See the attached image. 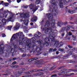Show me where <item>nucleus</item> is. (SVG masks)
I'll list each match as a JSON object with an SVG mask.
<instances>
[{
  "label": "nucleus",
  "instance_id": "26",
  "mask_svg": "<svg viewBox=\"0 0 77 77\" xmlns=\"http://www.w3.org/2000/svg\"><path fill=\"white\" fill-rule=\"evenodd\" d=\"M41 0H36L35 3L37 5H38V4H39L41 3Z\"/></svg>",
  "mask_w": 77,
  "mask_h": 77
},
{
  "label": "nucleus",
  "instance_id": "33",
  "mask_svg": "<svg viewBox=\"0 0 77 77\" xmlns=\"http://www.w3.org/2000/svg\"><path fill=\"white\" fill-rule=\"evenodd\" d=\"M72 57H74L75 59L77 60V55H75L72 56Z\"/></svg>",
  "mask_w": 77,
  "mask_h": 77
},
{
  "label": "nucleus",
  "instance_id": "54",
  "mask_svg": "<svg viewBox=\"0 0 77 77\" xmlns=\"http://www.w3.org/2000/svg\"><path fill=\"white\" fill-rule=\"evenodd\" d=\"M23 49L22 48H19V50H20V51H23Z\"/></svg>",
  "mask_w": 77,
  "mask_h": 77
},
{
  "label": "nucleus",
  "instance_id": "7",
  "mask_svg": "<svg viewBox=\"0 0 77 77\" xmlns=\"http://www.w3.org/2000/svg\"><path fill=\"white\" fill-rule=\"evenodd\" d=\"M69 2H71L70 0H60V7L61 8H63V3H68Z\"/></svg>",
  "mask_w": 77,
  "mask_h": 77
},
{
  "label": "nucleus",
  "instance_id": "50",
  "mask_svg": "<svg viewBox=\"0 0 77 77\" xmlns=\"http://www.w3.org/2000/svg\"><path fill=\"white\" fill-rule=\"evenodd\" d=\"M17 2L18 3H19L20 2H21V0H17Z\"/></svg>",
  "mask_w": 77,
  "mask_h": 77
},
{
  "label": "nucleus",
  "instance_id": "56",
  "mask_svg": "<svg viewBox=\"0 0 77 77\" xmlns=\"http://www.w3.org/2000/svg\"><path fill=\"white\" fill-rule=\"evenodd\" d=\"M43 55H44V56H47V53L45 52L44 53Z\"/></svg>",
  "mask_w": 77,
  "mask_h": 77
},
{
  "label": "nucleus",
  "instance_id": "62",
  "mask_svg": "<svg viewBox=\"0 0 77 77\" xmlns=\"http://www.w3.org/2000/svg\"><path fill=\"white\" fill-rule=\"evenodd\" d=\"M3 3H4V2H3V1H2V2H0L1 5H3Z\"/></svg>",
  "mask_w": 77,
  "mask_h": 77
},
{
  "label": "nucleus",
  "instance_id": "39",
  "mask_svg": "<svg viewBox=\"0 0 77 77\" xmlns=\"http://www.w3.org/2000/svg\"><path fill=\"white\" fill-rule=\"evenodd\" d=\"M68 24V22H65L63 23V25H66Z\"/></svg>",
  "mask_w": 77,
  "mask_h": 77
},
{
  "label": "nucleus",
  "instance_id": "25",
  "mask_svg": "<svg viewBox=\"0 0 77 77\" xmlns=\"http://www.w3.org/2000/svg\"><path fill=\"white\" fill-rule=\"evenodd\" d=\"M68 56L66 55L63 56L62 58L63 59H68Z\"/></svg>",
  "mask_w": 77,
  "mask_h": 77
},
{
  "label": "nucleus",
  "instance_id": "14",
  "mask_svg": "<svg viewBox=\"0 0 77 77\" xmlns=\"http://www.w3.org/2000/svg\"><path fill=\"white\" fill-rule=\"evenodd\" d=\"M17 48V45H15L14 46V48H11V50H10V53H12V54H13L14 53V52H15V48Z\"/></svg>",
  "mask_w": 77,
  "mask_h": 77
},
{
  "label": "nucleus",
  "instance_id": "32",
  "mask_svg": "<svg viewBox=\"0 0 77 77\" xmlns=\"http://www.w3.org/2000/svg\"><path fill=\"white\" fill-rule=\"evenodd\" d=\"M37 72H43V69H37Z\"/></svg>",
  "mask_w": 77,
  "mask_h": 77
},
{
  "label": "nucleus",
  "instance_id": "41",
  "mask_svg": "<svg viewBox=\"0 0 77 77\" xmlns=\"http://www.w3.org/2000/svg\"><path fill=\"white\" fill-rule=\"evenodd\" d=\"M53 50V48H51L49 50V52H51Z\"/></svg>",
  "mask_w": 77,
  "mask_h": 77
},
{
  "label": "nucleus",
  "instance_id": "61",
  "mask_svg": "<svg viewBox=\"0 0 77 77\" xmlns=\"http://www.w3.org/2000/svg\"><path fill=\"white\" fill-rule=\"evenodd\" d=\"M65 35V33H62L61 36H64V35Z\"/></svg>",
  "mask_w": 77,
  "mask_h": 77
},
{
  "label": "nucleus",
  "instance_id": "45",
  "mask_svg": "<svg viewBox=\"0 0 77 77\" xmlns=\"http://www.w3.org/2000/svg\"><path fill=\"white\" fill-rule=\"evenodd\" d=\"M2 37L3 38H4V37H5L6 36V35L5 33L2 34Z\"/></svg>",
  "mask_w": 77,
  "mask_h": 77
},
{
  "label": "nucleus",
  "instance_id": "17",
  "mask_svg": "<svg viewBox=\"0 0 77 77\" xmlns=\"http://www.w3.org/2000/svg\"><path fill=\"white\" fill-rule=\"evenodd\" d=\"M38 35L37 34H35L34 35V36H35V38H36L37 39H39L40 37H41V33L40 32H39L38 33ZM38 35H40V36H39Z\"/></svg>",
  "mask_w": 77,
  "mask_h": 77
},
{
  "label": "nucleus",
  "instance_id": "47",
  "mask_svg": "<svg viewBox=\"0 0 77 77\" xmlns=\"http://www.w3.org/2000/svg\"><path fill=\"white\" fill-rule=\"evenodd\" d=\"M19 66L18 65L14 66V68H19Z\"/></svg>",
  "mask_w": 77,
  "mask_h": 77
},
{
  "label": "nucleus",
  "instance_id": "36",
  "mask_svg": "<svg viewBox=\"0 0 77 77\" xmlns=\"http://www.w3.org/2000/svg\"><path fill=\"white\" fill-rule=\"evenodd\" d=\"M9 12V11H8V10H7V11H4V14H6V13H8V12Z\"/></svg>",
  "mask_w": 77,
  "mask_h": 77
},
{
  "label": "nucleus",
  "instance_id": "49",
  "mask_svg": "<svg viewBox=\"0 0 77 77\" xmlns=\"http://www.w3.org/2000/svg\"><path fill=\"white\" fill-rule=\"evenodd\" d=\"M46 63V62H45L44 61H42V62H41V64H42L43 65H44L45 63Z\"/></svg>",
  "mask_w": 77,
  "mask_h": 77
},
{
  "label": "nucleus",
  "instance_id": "43",
  "mask_svg": "<svg viewBox=\"0 0 77 77\" xmlns=\"http://www.w3.org/2000/svg\"><path fill=\"white\" fill-rule=\"evenodd\" d=\"M72 35V32H69V33H68V35L69 36H71Z\"/></svg>",
  "mask_w": 77,
  "mask_h": 77
},
{
  "label": "nucleus",
  "instance_id": "12",
  "mask_svg": "<svg viewBox=\"0 0 77 77\" xmlns=\"http://www.w3.org/2000/svg\"><path fill=\"white\" fill-rule=\"evenodd\" d=\"M29 7L30 8V9H33V11L35 12L36 11H37L38 9V8L37 7H35V5L34 4L31 3L29 5Z\"/></svg>",
  "mask_w": 77,
  "mask_h": 77
},
{
  "label": "nucleus",
  "instance_id": "15",
  "mask_svg": "<svg viewBox=\"0 0 77 77\" xmlns=\"http://www.w3.org/2000/svg\"><path fill=\"white\" fill-rule=\"evenodd\" d=\"M44 73L43 72H40L35 73L34 75L35 76H41V75H42Z\"/></svg>",
  "mask_w": 77,
  "mask_h": 77
},
{
  "label": "nucleus",
  "instance_id": "55",
  "mask_svg": "<svg viewBox=\"0 0 77 77\" xmlns=\"http://www.w3.org/2000/svg\"><path fill=\"white\" fill-rule=\"evenodd\" d=\"M74 23H76V24H77V19L75 20V21H74Z\"/></svg>",
  "mask_w": 77,
  "mask_h": 77
},
{
  "label": "nucleus",
  "instance_id": "60",
  "mask_svg": "<svg viewBox=\"0 0 77 77\" xmlns=\"http://www.w3.org/2000/svg\"><path fill=\"white\" fill-rule=\"evenodd\" d=\"M74 19L73 17H70L69 18V20H73Z\"/></svg>",
  "mask_w": 77,
  "mask_h": 77
},
{
  "label": "nucleus",
  "instance_id": "29",
  "mask_svg": "<svg viewBox=\"0 0 77 77\" xmlns=\"http://www.w3.org/2000/svg\"><path fill=\"white\" fill-rule=\"evenodd\" d=\"M76 62V61H72L71 60H70L69 63H75Z\"/></svg>",
  "mask_w": 77,
  "mask_h": 77
},
{
  "label": "nucleus",
  "instance_id": "59",
  "mask_svg": "<svg viewBox=\"0 0 77 77\" xmlns=\"http://www.w3.org/2000/svg\"><path fill=\"white\" fill-rule=\"evenodd\" d=\"M2 15H3V16H1V15H0V18H3L4 16V14H2Z\"/></svg>",
  "mask_w": 77,
  "mask_h": 77
},
{
  "label": "nucleus",
  "instance_id": "24",
  "mask_svg": "<svg viewBox=\"0 0 77 77\" xmlns=\"http://www.w3.org/2000/svg\"><path fill=\"white\" fill-rule=\"evenodd\" d=\"M54 11L56 13H54L53 15H54V16H56V15L58 14V11H57V10H55Z\"/></svg>",
  "mask_w": 77,
  "mask_h": 77
},
{
  "label": "nucleus",
  "instance_id": "28",
  "mask_svg": "<svg viewBox=\"0 0 77 77\" xmlns=\"http://www.w3.org/2000/svg\"><path fill=\"white\" fill-rule=\"evenodd\" d=\"M72 51H70L67 54V55L68 56V57L69 56L72 55Z\"/></svg>",
  "mask_w": 77,
  "mask_h": 77
},
{
  "label": "nucleus",
  "instance_id": "27",
  "mask_svg": "<svg viewBox=\"0 0 77 77\" xmlns=\"http://www.w3.org/2000/svg\"><path fill=\"white\" fill-rule=\"evenodd\" d=\"M55 68H56V66H54L50 68L49 69V70L50 71H52V70H53V69H54Z\"/></svg>",
  "mask_w": 77,
  "mask_h": 77
},
{
  "label": "nucleus",
  "instance_id": "4",
  "mask_svg": "<svg viewBox=\"0 0 77 77\" xmlns=\"http://www.w3.org/2000/svg\"><path fill=\"white\" fill-rule=\"evenodd\" d=\"M70 72H77V69H68L67 70L66 69H64L61 70H55L54 71V73L59 72L58 75L59 76H60L62 75L68 74Z\"/></svg>",
  "mask_w": 77,
  "mask_h": 77
},
{
  "label": "nucleus",
  "instance_id": "53",
  "mask_svg": "<svg viewBox=\"0 0 77 77\" xmlns=\"http://www.w3.org/2000/svg\"><path fill=\"white\" fill-rule=\"evenodd\" d=\"M52 3V4H53V5H54L55 6H56V5H57V4L55 2Z\"/></svg>",
  "mask_w": 77,
  "mask_h": 77
},
{
  "label": "nucleus",
  "instance_id": "20",
  "mask_svg": "<svg viewBox=\"0 0 77 77\" xmlns=\"http://www.w3.org/2000/svg\"><path fill=\"white\" fill-rule=\"evenodd\" d=\"M2 23H3V25H5L6 23V20L5 19H3L2 20Z\"/></svg>",
  "mask_w": 77,
  "mask_h": 77
},
{
  "label": "nucleus",
  "instance_id": "46",
  "mask_svg": "<svg viewBox=\"0 0 77 77\" xmlns=\"http://www.w3.org/2000/svg\"><path fill=\"white\" fill-rule=\"evenodd\" d=\"M16 63H17V62L14 61L12 63V65H15V64H16Z\"/></svg>",
  "mask_w": 77,
  "mask_h": 77
},
{
  "label": "nucleus",
  "instance_id": "18",
  "mask_svg": "<svg viewBox=\"0 0 77 77\" xmlns=\"http://www.w3.org/2000/svg\"><path fill=\"white\" fill-rule=\"evenodd\" d=\"M20 27V24H18L17 25L14 27V29L15 30H18L19 29Z\"/></svg>",
  "mask_w": 77,
  "mask_h": 77
},
{
  "label": "nucleus",
  "instance_id": "42",
  "mask_svg": "<svg viewBox=\"0 0 77 77\" xmlns=\"http://www.w3.org/2000/svg\"><path fill=\"white\" fill-rule=\"evenodd\" d=\"M63 68V66H61L60 67H59L57 68V69H58V70H59V69H61V68Z\"/></svg>",
  "mask_w": 77,
  "mask_h": 77
},
{
  "label": "nucleus",
  "instance_id": "35",
  "mask_svg": "<svg viewBox=\"0 0 77 77\" xmlns=\"http://www.w3.org/2000/svg\"><path fill=\"white\" fill-rule=\"evenodd\" d=\"M3 5H5V6H8V4L6 2H5L3 4Z\"/></svg>",
  "mask_w": 77,
  "mask_h": 77
},
{
  "label": "nucleus",
  "instance_id": "37",
  "mask_svg": "<svg viewBox=\"0 0 77 77\" xmlns=\"http://www.w3.org/2000/svg\"><path fill=\"white\" fill-rule=\"evenodd\" d=\"M21 75V74L19 73H17L16 74V76L17 77H20V76Z\"/></svg>",
  "mask_w": 77,
  "mask_h": 77
},
{
  "label": "nucleus",
  "instance_id": "38",
  "mask_svg": "<svg viewBox=\"0 0 77 77\" xmlns=\"http://www.w3.org/2000/svg\"><path fill=\"white\" fill-rule=\"evenodd\" d=\"M12 26H8V29H9V30H11V29H12Z\"/></svg>",
  "mask_w": 77,
  "mask_h": 77
},
{
  "label": "nucleus",
  "instance_id": "6",
  "mask_svg": "<svg viewBox=\"0 0 77 77\" xmlns=\"http://www.w3.org/2000/svg\"><path fill=\"white\" fill-rule=\"evenodd\" d=\"M16 35V34H14L12 36L10 40L11 42H13V41H14V40H15V41H16V42H19V45H22V44H23V43L21 42V41L20 40L21 39H19L18 40V38H17V37H14Z\"/></svg>",
  "mask_w": 77,
  "mask_h": 77
},
{
  "label": "nucleus",
  "instance_id": "10",
  "mask_svg": "<svg viewBox=\"0 0 77 77\" xmlns=\"http://www.w3.org/2000/svg\"><path fill=\"white\" fill-rule=\"evenodd\" d=\"M55 42L54 43V45L56 46L57 48H59V47H62V45H63V43L62 42H60L59 43V41H53V42Z\"/></svg>",
  "mask_w": 77,
  "mask_h": 77
},
{
  "label": "nucleus",
  "instance_id": "40",
  "mask_svg": "<svg viewBox=\"0 0 77 77\" xmlns=\"http://www.w3.org/2000/svg\"><path fill=\"white\" fill-rule=\"evenodd\" d=\"M57 76V74H54L51 76V77H55Z\"/></svg>",
  "mask_w": 77,
  "mask_h": 77
},
{
  "label": "nucleus",
  "instance_id": "9",
  "mask_svg": "<svg viewBox=\"0 0 77 77\" xmlns=\"http://www.w3.org/2000/svg\"><path fill=\"white\" fill-rule=\"evenodd\" d=\"M21 18H27L29 17V13L28 12H26L25 13H22L20 15Z\"/></svg>",
  "mask_w": 77,
  "mask_h": 77
},
{
  "label": "nucleus",
  "instance_id": "51",
  "mask_svg": "<svg viewBox=\"0 0 77 77\" xmlns=\"http://www.w3.org/2000/svg\"><path fill=\"white\" fill-rule=\"evenodd\" d=\"M33 71V72H37V69H35L32 70Z\"/></svg>",
  "mask_w": 77,
  "mask_h": 77
},
{
  "label": "nucleus",
  "instance_id": "52",
  "mask_svg": "<svg viewBox=\"0 0 77 77\" xmlns=\"http://www.w3.org/2000/svg\"><path fill=\"white\" fill-rule=\"evenodd\" d=\"M25 56H26V54H24L22 55V57H25Z\"/></svg>",
  "mask_w": 77,
  "mask_h": 77
},
{
  "label": "nucleus",
  "instance_id": "11",
  "mask_svg": "<svg viewBox=\"0 0 77 77\" xmlns=\"http://www.w3.org/2000/svg\"><path fill=\"white\" fill-rule=\"evenodd\" d=\"M71 28V26L69 25H68L66 27H63L62 28L61 30V32H63L64 30H66L67 33H68V32Z\"/></svg>",
  "mask_w": 77,
  "mask_h": 77
},
{
  "label": "nucleus",
  "instance_id": "16",
  "mask_svg": "<svg viewBox=\"0 0 77 77\" xmlns=\"http://www.w3.org/2000/svg\"><path fill=\"white\" fill-rule=\"evenodd\" d=\"M31 22H35L37 21V17L36 16L33 17L31 19Z\"/></svg>",
  "mask_w": 77,
  "mask_h": 77
},
{
  "label": "nucleus",
  "instance_id": "8",
  "mask_svg": "<svg viewBox=\"0 0 77 77\" xmlns=\"http://www.w3.org/2000/svg\"><path fill=\"white\" fill-rule=\"evenodd\" d=\"M38 59V58L37 57L29 59L28 60V62H30V63H37L38 62H39L38 60H36Z\"/></svg>",
  "mask_w": 77,
  "mask_h": 77
},
{
  "label": "nucleus",
  "instance_id": "21",
  "mask_svg": "<svg viewBox=\"0 0 77 77\" xmlns=\"http://www.w3.org/2000/svg\"><path fill=\"white\" fill-rule=\"evenodd\" d=\"M75 10H72V11H71V10L68 11V13H70V14H72L75 13Z\"/></svg>",
  "mask_w": 77,
  "mask_h": 77
},
{
  "label": "nucleus",
  "instance_id": "22",
  "mask_svg": "<svg viewBox=\"0 0 77 77\" xmlns=\"http://www.w3.org/2000/svg\"><path fill=\"white\" fill-rule=\"evenodd\" d=\"M29 20H25V23H24V24L25 26H27L28 25V22H29Z\"/></svg>",
  "mask_w": 77,
  "mask_h": 77
},
{
  "label": "nucleus",
  "instance_id": "2",
  "mask_svg": "<svg viewBox=\"0 0 77 77\" xmlns=\"http://www.w3.org/2000/svg\"><path fill=\"white\" fill-rule=\"evenodd\" d=\"M32 43H34V44H35L36 42H38L40 44V46L38 47L35 45H33L31 47V48L32 49H33V50L36 49L37 53H38L36 55H40V54L42 53V52L39 53V52H40V51H41L42 50V48H43V46H44V42L42 40L37 41L35 37L32 38Z\"/></svg>",
  "mask_w": 77,
  "mask_h": 77
},
{
  "label": "nucleus",
  "instance_id": "3",
  "mask_svg": "<svg viewBox=\"0 0 77 77\" xmlns=\"http://www.w3.org/2000/svg\"><path fill=\"white\" fill-rule=\"evenodd\" d=\"M46 16L48 17V19H51V20H47L45 25V27H48L50 26L51 24V23L50 22H51V26L52 28H54L55 27V23H56V20L54 19H53V14L50 13L47 14H46Z\"/></svg>",
  "mask_w": 77,
  "mask_h": 77
},
{
  "label": "nucleus",
  "instance_id": "23",
  "mask_svg": "<svg viewBox=\"0 0 77 77\" xmlns=\"http://www.w3.org/2000/svg\"><path fill=\"white\" fill-rule=\"evenodd\" d=\"M48 70V67H44V69H43V72L47 71Z\"/></svg>",
  "mask_w": 77,
  "mask_h": 77
},
{
  "label": "nucleus",
  "instance_id": "64",
  "mask_svg": "<svg viewBox=\"0 0 77 77\" xmlns=\"http://www.w3.org/2000/svg\"><path fill=\"white\" fill-rule=\"evenodd\" d=\"M24 29H27V27H26V26H24L23 27Z\"/></svg>",
  "mask_w": 77,
  "mask_h": 77
},
{
  "label": "nucleus",
  "instance_id": "58",
  "mask_svg": "<svg viewBox=\"0 0 77 77\" xmlns=\"http://www.w3.org/2000/svg\"><path fill=\"white\" fill-rule=\"evenodd\" d=\"M72 51H76V49L75 48H74L72 49Z\"/></svg>",
  "mask_w": 77,
  "mask_h": 77
},
{
  "label": "nucleus",
  "instance_id": "13",
  "mask_svg": "<svg viewBox=\"0 0 77 77\" xmlns=\"http://www.w3.org/2000/svg\"><path fill=\"white\" fill-rule=\"evenodd\" d=\"M2 45H3V44H1L0 45V54H2L3 53V49L5 47H2Z\"/></svg>",
  "mask_w": 77,
  "mask_h": 77
},
{
  "label": "nucleus",
  "instance_id": "1",
  "mask_svg": "<svg viewBox=\"0 0 77 77\" xmlns=\"http://www.w3.org/2000/svg\"><path fill=\"white\" fill-rule=\"evenodd\" d=\"M50 31V32H49ZM49 32V35H50L52 37V38H50L48 37H46L45 35H44L42 38L44 39L45 42L44 44L46 45V47H48L49 45V44H51L53 41H54L55 40V35L54 32V30L51 29V28L50 27L48 28L47 29L45 30V32L47 33V32Z\"/></svg>",
  "mask_w": 77,
  "mask_h": 77
},
{
  "label": "nucleus",
  "instance_id": "57",
  "mask_svg": "<svg viewBox=\"0 0 77 77\" xmlns=\"http://www.w3.org/2000/svg\"><path fill=\"white\" fill-rule=\"evenodd\" d=\"M57 51V49L55 48V49H53V52H54V51Z\"/></svg>",
  "mask_w": 77,
  "mask_h": 77
},
{
  "label": "nucleus",
  "instance_id": "44",
  "mask_svg": "<svg viewBox=\"0 0 77 77\" xmlns=\"http://www.w3.org/2000/svg\"><path fill=\"white\" fill-rule=\"evenodd\" d=\"M68 46L69 48H70V49L72 48V47L70 45H68Z\"/></svg>",
  "mask_w": 77,
  "mask_h": 77
},
{
  "label": "nucleus",
  "instance_id": "34",
  "mask_svg": "<svg viewBox=\"0 0 77 77\" xmlns=\"http://www.w3.org/2000/svg\"><path fill=\"white\" fill-rule=\"evenodd\" d=\"M25 74H31L29 71H27L26 72H25Z\"/></svg>",
  "mask_w": 77,
  "mask_h": 77
},
{
  "label": "nucleus",
  "instance_id": "63",
  "mask_svg": "<svg viewBox=\"0 0 77 77\" xmlns=\"http://www.w3.org/2000/svg\"><path fill=\"white\" fill-rule=\"evenodd\" d=\"M16 59H17V58L14 57L12 59V60H15Z\"/></svg>",
  "mask_w": 77,
  "mask_h": 77
},
{
  "label": "nucleus",
  "instance_id": "30",
  "mask_svg": "<svg viewBox=\"0 0 77 77\" xmlns=\"http://www.w3.org/2000/svg\"><path fill=\"white\" fill-rule=\"evenodd\" d=\"M53 7H51V6H49V8H50V11H52V12H53V8H52Z\"/></svg>",
  "mask_w": 77,
  "mask_h": 77
},
{
  "label": "nucleus",
  "instance_id": "31",
  "mask_svg": "<svg viewBox=\"0 0 77 77\" xmlns=\"http://www.w3.org/2000/svg\"><path fill=\"white\" fill-rule=\"evenodd\" d=\"M12 20V17H11L10 18L8 19L7 20V21H8V22H9V21H11Z\"/></svg>",
  "mask_w": 77,
  "mask_h": 77
},
{
  "label": "nucleus",
  "instance_id": "48",
  "mask_svg": "<svg viewBox=\"0 0 77 77\" xmlns=\"http://www.w3.org/2000/svg\"><path fill=\"white\" fill-rule=\"evenodd\" d=\"M63 50H64L63 49H60V51H61V52H63Z\"/></svg>",
  "mask_w": 77,
  "mask_h": 77
},
{
  "label": "nucleus",
  "instance_id": "19",
  "mask_svg": "<svg viewBox=\"0 0 77 77\" xmlns=\"http://www.w3.org/2000/svg\"><path fill=\"white\" fill-rule=\"evenodd\" d=\"M57 25L59 27H61V26L63 25V23H61L60 22H58L57 23Z\"/></svg>",
  "mask_w": 77,
  "mask_h": 77
},
{
  "label": "nucleus",
  "instance_id": "5",
  "mask_svg": "<svg viewBox=\"0 0 77 77\" xmlns=\"http://www.w3.org/2000/svg\"><path fill=\"white\" fill-rule=\"evenodd\" d=\"M16 34H17V36H20L19 38V39H22V41L24 40V41H26V45H27V47L29 48H31V43L30 42V40H27V38H24L25 36L23 35V32H19L17 33H16Z\"/></svg>",
  "mask_w": 77,
  "mask_h": 77
}]
</instances>
